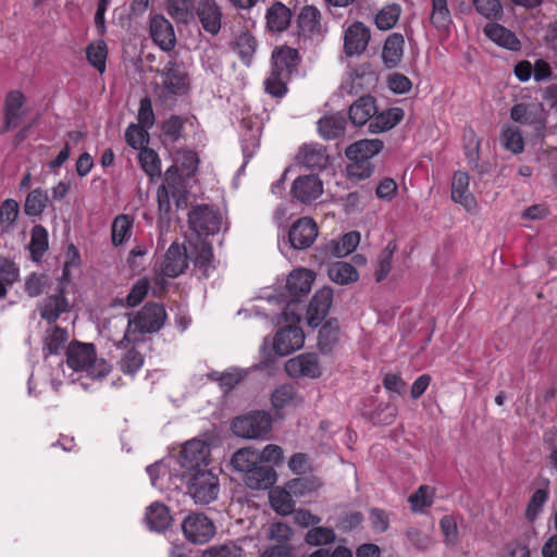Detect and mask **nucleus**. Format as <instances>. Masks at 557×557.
Listing matches in <instances>:
<instances>
[{
	"label": "nucleus",
	"mask_w": 557,
	"mask_h": 557,
	"mask_svg": "<svg viewBox=\"0 0 557 557\" xmlns=\"http://www.w3.org/2000/svg\"><path fill=\"white\" fill-rule=\"evenodd\" d=\"M66 362L71 369L84 372L90 379H102L107 376L112 366L96 355L95 346L85 343H72L66 350Z\"/></svg>",
	"instance_id": "f257e3e1"
},
{
	"label": "nucleus",
	"mask_w": 557,
	"mask_h": 557,
	"mask_svg": "<svg viewBox=\"0 0 557 557\" xmlns=\"http://www.w3.org/2000/svg\"><path fill=\"white\" fill-rule=\"evenodd\" d=\"M166 312L162 305L147 304L138 312L128 319L127 327L117 346L139 341V335L158 332L164 324Z\"/></svg>",
	"instance_id": "f03ea898"
},
{
	"label": "nucleus",
	"mask_w": 557,
	"mask_h": 557,
	"mask_svg": "<svg viewBox=\"0 0 557 557\" xmlns=\"http://www.w3.org/2000/svg\"><path fill=\"white\" fill-rule=\"evenodd\" d=\"M260 454L251 448L237 450L231 463L239 472L247 473L246 483L249 487L260 490L267 488L273 483V472L269 468L259 467Z\"/></svg>",
	"instance_id": "7ed1b4c3"
},
{
	"label": "nucleus",
	"mask_w": 557,
	"mask_h": 557,
	"mask_svg": "<svg viewBox=\"0 0 557 557\" xmlns=\"http://www.w3.org/2000/svg\"><path fill=\"white\" fill-rule=\"evenodd\" d=\"M187 494L196 504L207 505L214 502L220 492V482L214 468H203L186 474Z\"/></svg>",
	"instance_id": "20e7f679"
},
{
	"label": "nucleus",
	"mask_w": 557,
	"mask_h": 557,
	"mask_svg": "<svg viewBox=\"0 0 557 557\" xmlns=\"http://www.w3.org/2000/svg\"><path fill=\"white\" fill-rule=\"evenodd\" d=\"M283 317L288 325L282 327L273 339V350L277 356L284 357L302 347L305 334L296 324L300 320V314L296 309L288 305L283 312Z\"/></svg>",
	"instance_id": "39448f33"
},
{
	"label": "nucleus",
	"mask_w": 557,
	"mask_h": 557,
	"mask_svg": "<svg viewBox=\"0 0 557 557\" xmlns=\"http://www.w3.org/2000/svg\"><path fill=\"white\" fill-rule=\"evenodd\" d=\"M171 463H173V469L180 466L181 476L203 470L205 467L209 468L210 447L203 441L191 440L183 446L177 458L169 459V466Z\"/></svg>",
	"instance_id": "423d86ee"
},
{
	"label": "nucleus",
	"mask_w": 557,
	"mask_h": 557,
	"mask_svg": "<svg viewBox=\"0 0 557 557\" xmlns=\"http://www.w3.org/2000/svg\"><path fill=\"white\" fill-rule=\"evenodd\" d=\"M159 73L162 77L159 97L163 102H172L177 96L187 94L189 76L182 63L169 61Z\"/></svg>",
	"instance_id": "0eeeda50"
},
{
	"label": "nucleus",
	"mask_w": 557,
	"mask_h": 557,
	"mask_svg": "<svg viewBox=\"0 0 557 557\" xmlns=\"http://www.w3.org/2000/svg\"><path fill=\"white\" fill-rule=\"evenodd\" d=\"M272 428V418L264 411H252L235 418L232 422L233 433L246 440L264 438Z\"/></svg>",
	"instance_id": "6e6552de"
},
{
	"label": "nucleus",
	"mask_w": 557,
	"mask_h": 557,
	"mask_svg": "<svg viewBox=\"0 0 557 557\" xmlns=\"http://www.w3.org/2000/svg\"><path fill=\"white\" fill-rule=\"evenodd\" d=\"M188 224L197 238H205L221 230L222 215L212 207L197 206L188 213Z\"/></svg>",
	"instance_id": "1a4fd4ad"
},
{
	"label": "nucleus",
	"mask_w": 557,
	"mask_h": 557,
	"mask_svg": "<svg viewBox=\"0 0 557 557\" xmlns=\"http://www.w3.org/2000/svg\"><path fill=\"white\" fill-rule=\"evenodd\" d=\"M181 174L176 165L169 168L164 173V183L157 190L159 215L166 216L172 212V201L180 206Z\"/></svg>",
	"instance_id": "9d476101"
},
{
	"label": "nucleus",
	"mask_w": 557,
	"mask_h": 557,
	"mask_svg": "<svg viewBox=\"0 0 557 557\" xmlns=\"http://www.w3.org/2000/svg\"><path fill=\"white\" fill-rule=\"evenodd\" d=\"M185 537L194 544L208 543L215 534L213 521L203 513H191L182 522Z\"/></svg>",
	"instance_id": "9b49d317"
},
{
	"label": "nucleus",
	"mask_w": 557,
	"mask_h": 557,
	"mask_svg": "<svg viewBox=\"0 0 557 557\" xmlns=\"http://www.w3.org/2000/svg\"><path fill=\"white\" fill-rule=\"evenodd\" d=\"M285 371L290 377L318 379L322 374L318 356L314 354H300L285 363Z\"/></svg>",
	"instance_id": "f8f14e48"
},
{
	"label": "nucleus",
	"mask_w": 557,
	"mask_h": 557,
	"mask_svg": "<svg viewBox=\"0 0 557 557\" xmlns=\"http://www.w3.org/2000/svg\"><path fill=\"white\" fill-rule=\"evenodd\" d=\"M292 196L301 203H310L323 194V184L314 175H300L292 185Z\"/></svg>",
	"instance_id": "ddd939ff"
},
{
	"label": "nucleus",
	"mask_w": 557,
	"mask_h": 557,
	"mask_svg": "<svg viewBox=\"0 0 557 557\" xmlns=\"http://www.w3.org/2000/svg\"><path fill=\"white\" fill-rule=\"evenodd\" d=\"M298 35L305 38L319 40L324 36L325 29L321 23L320 11L311 5L301 9L298 18Z\"/></svg>",
	"instance_id": "4468645a"
},
{
	"label": "nucleus",
	"mask_w": 557,
	"mask_h": 557,
	"mask_svg": "<svg viewBox=\"0 0 557 557\" xmlns=\"http://www.w3.org/2000/svg\"><path fill=\"white\" fill-rule=\"evenodd\" d=\"M318 236L315 222L310 218H301L296 221L288 233V239L293 248H309Z\"/></svg>",
	"instance_id": "2eb2a0df"
},
{
	"label": "nucleus",
	"mask_w": 557,
	"mask_h": 557,
	"mask_svg": "<svg viewBox=\"0 0 557 557\" xmlns=\"http://www.w3.org/2000/svg\"><path fill=\"white\" fill-rule=\"evenodd\" d=\"M370 40V32L361 22H355L344 34V51L346 55H360L364 52Z\"/></svg>",
	"instance_id": "dca6fc26"
},
{
	"label": "nucleus",
	"mask_w": 557,
	"mask_h": 557,
	"mask_svg": "<svg viewBox=\"0 0 557 557\" xmlns=\"http://www.w3.org/2000/svg\"><path fill=\"white\" fill-rule=\"evenodd\" d=\"M187 256L190 258L195 267L206 277L210 276L213 270L212 265V247L205 238L188 239Z\"/></svg>",
	"instance_id": "f3484780"
},
{
	"label": "nucleus",
	"mask_w": 557,
	"mask_h": 557,
	"mask_svg": "<svg viewBox=\"0 0 557 557\" xmlns=\"http://www.w3.org/2000/svg\"><path fill=\"white\" fill-rule=\"evenodd\" d=\"M315 280V273L311 270L299 268L289 273L286 280V289L292 301H296L310 293Z\"/></svg>",
	"instance_id": "a211bd4d"
},
{
	"label": "nucleus",
	"mask_w": 557,
	"mask_h": 557,
	"mask_svg": "<svg viewBox=\"0 0 557 557\" xmlns=\"http://www.w3.org/2000/svg\"><path fill=\"white\" fill-rule=\"evenodd\" d=\"M333 300L331 287H322L312 297L308 310L307 320L310 326H318L329 313Z\"/></svg>",
	"instance_id": "6ab92c4d"
},
{
	"label": "nucleus",
	"mask_w": 557,
	"mask_h": 557,
	"mask_svg": "<svg viewBox=\"0 0 557 557\" xmlns=\"http://www.w3.org/2000/svg\"><path fill=\"white\" fill-rule=\"evenodd\" d=\"M187 248L173 243L162 263V273L169 277H176L182 274L188 265Z\"/></svg>",
	"instance_id": "aec40b11"
},
{
	"label": "nucleus",
	"mask_w": 557,
	"mask_h": 557,
	"mask_svg": "<svg viewBox=\"0 0 557 557\" xmlns=\"http://www.w3.org/2000/svg\"><path fill=\"white\" fill-rule=\"evenodd\" d=\"M451 199L461 205L467 211L476 210V201L469 190V175L466 172L457 171L451 181Z\"/></svg>",
	"instance_id": "412c9836"
},
{
	"label": "nucleus",
	"mask_w": 557,
	"mask_h": 557,
	"mask_svg": "<svg viewBox=\"0 0 557 557\" xmlns=\"http://www.w3.org/2000/svg\"><path fill=\"white\" fill-rule=\"evenodd\" d=\"M152 40L164 51L174 48L176 38L172 24L163 16L156 15L150 21Z\"/></svg>",
	"instance_id": "4be33fe9"
},
{
	"label": "nucleus",
	"mask_w": 557,
	"mask_h": 557,
	"mask_svg": "<svg viewBox=\"0 0 557 557\" xmlns=\"http://www.w3.org/2000/svg\"><path fill=\"white\" fill-rule=\"evenodd\" d=\"M24 95L18 90L10 91L4 102V123L1 132H7L20 125L23 119Z\"/></svg>",
	"instance_id": "5701e85b"
},
{
	"label": "nucleus",
	"mask_w": 557,
	"mask_h": 557,
	"mask_svg": "<svg viewBox=\"0 0 557 557\" xmlns=\"http://www.w3.org/2000/svg\"><path fill=\"white\" fill-rule=\"evenodd\" d=\"M197 15L207 33L211 35L219 33L222 12L214 0H201L197 7Z\"/></svg>",
	"instance_id": "b1692460"
},
{
	"label": "nucleus",
	"mask_w": 557,
	"mask_h": 557,
	"mask_svg": "<svg viewBox=\"0 0 557 557\" xmlns=\"http://www.w3.org/2000/svg\"><path fill=\"white\" fill-rule=\"evenodd\" d=\"M384 148V143L381 139H360L349 145L345 149V154L348 160L369 161L379 154Z\"/></svg>",
	"instance_id": "393cba45"
},
{
	"label": "nucleus",
	"mask_w": 557,
	"mask_h": 557,
	"mask_svg": "<svg viewBox=\"0 0 557 557\" xmlns=\"http://www.w3.org/2000/svg\"><path fill=\"white\" fill-rule=\"evenodd\" d=\"M292 12L282 2H275L267 9L265 28L270 33H283L290 24Z\"/></svg>",
	"instance_id": "a878e982"
},
{
	"label": "nucleus",
	"mask_w": 557,
	"mask_h": 557,
	"mask_svg": "<svg viewBox=\"0 0 557 557\" xmlns=\"http://www.w3.org/2000/svg\"><path fill=\"white\" fill-rule=\"evenodd\" d=\"M485 36L497 46L511 51H518L521 48L520 40L506 27L497 23H488L484 26Z\"/></svg>",
	"instance_id": "bb28decb"
},
{
	"label": "nucleus",
	"mask_w": 557,
	"mask_h": 557,
	"mask_svg": "<svg viewBox=\"0 0 557 557\" xmlns=\"http://www.w3.org/2000/svg\"><path fill=\"white\" fill-rule=\"evenodd\" d=\"M251 542L250 539H240L236 542L212 545L202 552L201 557H252V554L245 549Z\"/></svg>",
	"instance_id": "cd10ccee"
},
{
	"label": "nucleus",
	"mask_w": 557,
	"mask_h": 557,
	"mask_svg": "<svg viewBox=\"0 0 557 557\" xmlns=\"http://www.w3.org/2000/svg\"><path fill=\"white\" fill-rule=\"evenodd\" d=\"M40 315L49 323L55 322L63 313L71 310L69 300L62 292L48 296L40 306Z\"/></svg>",
	"instance_id": "c85d7f7f"
},
{
	"label": "nucleus",
	"mask_w": 557,
	"mask_h": 557,
	"mask_svg": "<svg viewBox=\"0 0 557 557\" xmlns=\"http://www.w3.org/2000/svg\"><path fill=\"white\" fill-rule=\"evenodd\" d=\"M375 100L371 96H364L356 100L349 108V119L352 124L362 126L373 120L376 114Z\"/></svg>",
	"instance_id": "c756f323"
},
{
	"label": "nucleus",
	"mask_w": 557,
	"mask_h": 557,
	"mask_svg": "<svg viewBox=\"0 0 557 557\" xmlns=\"http://www.w3.org/2000/svg\"><path fill=\"white\" fill-rule=\"evenodd\" d=\"M404 37L399 33H393L386 38L382 59L387 67L393 69L399 64L404 55Z\"/></svg>",
	"instance_id": "7c9ffc66"
},
{
	"label": "nucleus",
	"mask_w": 557,
	"mask_h": 557,
	"mask_svg": "<svg viewBox=\"0 0 557 557\" xmlns=\"http://www.w3.org/2000/svg\"><path fill=\"white\" fill-rule=\"evenodd\" d=\"M145 520L150 530L162 532L172 523L169 508L161 503H153L147 508Z\"/></svg>",
	"instance_id": "2f4dec72"
},
{
	"label": "nucleus",
	"mask_w": 557,
	"mask_h": 557,
	"mask_svg": "<svg viewBox=\"0 0 557 557\" xmlns=\"http://www.w3.org/2000/svg\"><path fill=\"white\" fill-rule=\"evenodd\" d=\"M299 163L310 169H321L327 164L325 149L320 145H305L297 154Z\"/></svg>",
	"instance_id": "473e14b6"
},
{
	"label": "nucleus",
	"mask_w": 557,
	"mask_h": 557,
	"mask_svg": "<svg viewBox=\"0 0 557 557\" xmlns=\"http://www.w3.org/2000/svg\"><path fill=\"white\" fill-rule=\"evenodd\" d=\"M346 120L343 114L335 113L322 116L318 121V131L325 139H334L344 134Z\"/></svg>",
	"instance_id": "72a5a7b5"
},
{
	"label": "nucleus",
	"mask_w": 557,
	"mask_h": 557,
	"mask_svg": "<svg viewBox=\"0 0 557 557\" xmlns=\"http://www.w3.org/2000/svg\"><path fill=\"white\" fill-rule=\"evenodd\" d=\"M404 119V111L400 108H391L380 114H375L369 123L371 133L386 132L396 126Z\"/></svg>",
	"instance_id": "f704fd0d"
},
{
	"label": "nucleus",
	"mask_w": 557,
	"mask_h": 557,
	"mask_svg": "<svg viewBox=\"0 0 557 557\" xmlns=\"http://www.w3.org/2000/svg\"><path fill=\"white\" fill-rule=\"evenodd\" d=\"M360 243L358 232H349L343 235L337 242L332 240L325 245L326 253L331 257L342 258L351 253Z\"/></svg>",
	"instance_id": "c9c22d12"
},
{
	"label": "nucleus",
	"mask_w": 557,
	"mask_h": 557,
	"mask_svg": "<svg viewBox=\"0 0 557 557\" xmlns=\"http://www.w3.org/2000/svg\"><path fill=\"white\" fill-rule=\"evenodd\" d=\"M327 275L332 282L339 285L351 284L359 278V273L356 268L344 261H336L330 264Z\"/></svg>",
	"instance_id": "e433bc0d"
},
{
	"label": "nucleus",
	"mask_w": 557,
	"mask_h": 557,
	"mask_svg": "<svg viewBox=\"0 0 557 557\" xmlns=\"http://www.w3.org/2000/svg\"><path fill=\"white\" fill-rule=\"evenodd\" d=\"M298 51L294 48L282 46L272 53L273 69L285 72L287 75L297 66Z\"/></svg>",
	"instance_id": "4c0bfd02"
},
{
	"label": "nucleus",
	"mask_w": 557,
	"mask_h": 557,
	"mask_svg": "<svg viewBox=\"0 0 557 557\" xmlns=\"http://www.w3.org/2000/svg\"><path fill=\"white\" fill-rule=\"evenodd\" d=\"M302 398L294 385L284 384L275 388L271 395V403L275 409L298 406Z\"/></svg>",
	"instance_id": "58836bf2"
},
{
	"label": "nucleus",
	"mask_w": 557,
	"mask_h": 557,
	"mask_svg": "<svg viewBox=\"0 0 557 557\" xmlns=\"http://www.w3.org/2000/svg\"><path fill=\"white\" fill-rule=\"evenodd\" d=\"M166 12L176 22L187 24L195 18L193 0H166Z\"/></svg>",
	"instance_id": "ea45409f"
},
{
	"label": "nucleus",
	"mask_w": 557,
	"mask_h": 557,
	"mask_svg": "<svg viewBox=\"0 0 557 557\" xmlns=\"http://www.w3.org/2000/svg\"><path fill=\"white\" fill-rule=\"evenodd\" d=\"M293 493L286 487H274L269 492V499L274 511L287 516L294 511Z\"/></svg>",
	"instance_id": "a19ab883"
},
{
	"label": "nucleus",
	"mask_w": 557,
	"mask_h": 557,
	"mask_svg": "<svg viewBox=\"0 0 557 557\" xmlns=\"http://www.w3.org/2000/svg\"><path fill=\"white\" fill-rule=\"evenodd\" d=\"M502 146L513 154H519L524 149V140L520 129L512 125L503 127L499 136Z\"/></svg>",
	"instance_id": "79ce46f5"
},
{
	"label": "nucleus",
	"mask_w": 557,
	"mask_h": 557,
	"mask_svg": "<svg viewBox=\"0 0 557 557\" xmlns=\"http://www.w3.org/2000/svg\"><path fill=\"white\" fill-rule=\"evenodd\" d=\"M541 104L536 102L517 103L510 110V117L519 124H533L537 121Z\"/></svg>",
	"instance_id": "37998d69"
},
{
	"label": "nucleus",
	"mask_w": 557,
	"mask_h": 557,
	"mask_svg": "<svg viewBox=\"0 0 557 557\" xmlns=\"http://www.w3.org/2000/svg\"><path fill=\"white\" fill-rule=\"evenodd\" d=\"M69 341V332L59 326H51L45 336L44 349L49 355L59 354Z\"/></svg>",
	"instance_id": "c03bdc74"
},
{
	"label": "nucleus",
	"mask_w": 557,
	"mask_h": 557,
	"mask_svg": "<svg viewBox=\"0 0 557 557\" xmlns=\"http://www.w3.org/2000/svg\"><path fill=\"white\" fill-rule=\"evenodd\" d=\"M322 486L321 481L315 476L293 479L287 482L286 487L295 497H304L317 492Z\"/></svg>",
	"instance_id": "a18cd8bd"
},
{
	"label": "nucleus",
	"mask_w": 557,
	"mask_h": 557,
	"mask_svg": "<svg viewBox=\"0 0 557 557\" xmlns=\"http://www.w3.org/2000/svg\"><path fill=\"white\" fill-rule=\"evenodd\" d=\"M86 57L88 62L102 74L106 71L108 57L107 44L102 39L91 42L86 49Z\"/></svg>",
	"instance_id": "49530a36"
},
{
	"label": "nucleus",
	"mask_w": 557,
	"mask_h": 557,
	"mask_svg": "<svg viewBox=\"0 0 557 557\" xmlns=\"http://www.w3.org/2000/svg\"><path fill=\"white\" fill-rule=\"evenodd\" d=\"M20 214L18 202L14 199H5L0 206V226L4 232L13 230Z\"/></svg>",
	"instance_id": "de8ad7c7"
},
{
	"label": "nucleus",
	"mask_w": 557,
	"mask_h": 557,
	"mask_svg": "<svg viewBox=\"0 0 557 557\" xmlns=\"http://www.w3.org/2000/svg\"><path fill=\"white\" fill-rule=\"evenodd\" d=\"M48 203V194L42 189H34L32 190L24 203V211L29 216L40 215Z\"/></svg>",
	"instance_id": "09e8293b"
},
{
	"label": "nucleus",
	"mask_w": 557,
	"mask_h": 557,
	"mask_svg": "<svg viewBox=\"0 0 557 557\" xmlns=\"http://www.w3.org/2000/svg\"><path fill=\"white\" fill-rule=\"evenodd\" d=\"M28 247L32 258L38 261L48 249V233L45 227L41 225L33 227Z\"/></svg>",
	"instance_id": "8fccbe9b"
},
{
	"label": "nucleus",
	"mask_w": 557,
	"mask_h": 557,
	"mask_svg": "<svg viewBox=\"0 0 557 557\" xmlns=\"http://www.w3.org/2000/svg\"><path fill=\"white\" fill-rule=\"evenodd\" d=\"M288 76L285 72L272 69L269 76L264 81L265 91L273 97H282L286 94V82Z\"/></svg>",
	"instance_id": "3c124183"
},
{
	"label": "nucleus",
	"mask_w": 557,
	"mask_h": 557,
	"mask_svg": "<svg viewBox=\"0 0 557 557\" xmlns=\"http://www.w3.org/2000/svg\"><path fill=\"white\" fill-rule=\"evenodd\" d=\"M18 268L7 257H0V297L7 294V286L12 285L18 278Z\"/></svg>",
	"instance_id": "603ef678"
},
{
	"label": "nucleus",
	"mask_w": 557,
	"mask_h": 557,
	"mask_svg": "<svg viewBox=\"0 0 557 557\" xmlns=\"http://www.w3.org/2000/svg\"><path fill=\"white\" fill-rule=\"evenodd\" d=\"M139 163L151 178L161 175V161L157 152L150 148H143L138 154Z\"/></svg>",
	"instance_id": "864d4df0"
},
{
	"label": "nucleus",
	"mask_w": 557,
	"mask_h": 557,
	"mask_svg": "<svg viewBox=\"0 0 557 557\" xmlns=\"http://www.w3.org/2000/svg\"><path fill=\"white\" fill-rule=\"evenodd\" d=\"M133 227V220L126 215H117L112 223V243L114 246H120L129 236Z\"/></svg>",
	"instance_id": "5fc2aeb1"
},
{
	"label": "nucleus",
	"mask_w": 557,
	"mask_h": 557,
	"mask_svg": "<svg viewBox=\"0 0 557 557\" xmlns=\"http://www.w3.org/2000/svg\"><path fill=\"white\" fill-rule=\"evenodd\" d=\"M396 250V244L389 242L377 257V269L375 278L377 282L384 280L392 270L393 256Z\"/></svg>",
	"instance_id": "6e6d98bb"
},
{
	"label": "nucleus",
	"mask_w": 557,
	"mask_h": 557,
	"mask_svg": "<svg viewBox=\"0 0 557 557\" xmlns=\"http://www.w3.org/2000/svg\"><path fill=\"white\" fill-rule=\"evenodd\" d=\"M400 8L396 4L384 7L375 16V24L377 28L387 30L393 28L399 20Z\"/></svg>",
	"instance_id": "4d7b16f0"
},
{
	"label": "nucleus",
	"mask_w": 557,
	"mask_h": 557,
	"mask_svg": "<svg viewBox=\"0 0 557 557\" xmlns=\"http://www.w3.org/2000/svg\"><path fill=\"white\" fill-rule=\"evenodd\" d=\"M336 535L333 529L325 527H315L306 534V543L311 546L327 545L335 541Z\"/></svg>",
	"instance_id": "13d9d810"
},
{
	"label": "nucleus",
	"mask_w": 557,
	"mask_h": 557,
	"mask_svg": "<svg viewBox=\"0 0 557 557\" xmlns=\"http://www.w3.org/2000/svg\"><path fill=\"white\" fill-rule=\"evenodd\" d=\"M257 48L256 38L249 33L240 34L235 41V49L245 63H249Z\"/></svg>",
	"instance_id": "bf43d9fd"
},
{
	"label": "nucleus",
	"mask_w": 557,
	"mask_h": 557,
	"mask_svg": "<svg viewBox=\"0 0 557 557\" xmlns=\"http://www.w3.org/2000/svg\"><path fill=\"white\" fill-rule=\"evenodd\" d=\"M475 11L487 20H498L503 15L499 0H472Z\"/></svg>",
	"instance_id": "052dcab7"
},
{
	"label": "nucleus",
	"mask_w": 557,
	"mask_h": 557,
	"mask_svg": "<svg viewBox=\"0 0 557 557\" xmlns=\"http://www.w3.org/2000/svg\"><path fill=\"white\" fill-rule=\"evenodd\" d=\"M434 491L432 487L422 485L409 497L411 509L416 512L423 511L424 508L433 504Z\"/></svg>",
	"instance_id": "680f3d73"
},
{
	"label": "nucleus",
	"mask_w": 557,
	"mask_h": 557,
	"mask_svg": "<svg viewBox=\"0 0 557 557\" xmlns=\"http://www.w3.org/2000/svg\"><path fill=\"white\" fill-rule=\"evenodd\" d=\"M144 366V356L135 349H128L120 360V369L124 374L134 375Z\"/></svg>",
	"instance_id": "e2e57ef3"
},
{
	"label": "nucleus",
	"mask_w": 557,
	"mask_h": 557,
	"mask_svg": "<svg viewBox=\"0 0 557 557\" xmlns=\"http://www.w3.org/2000/svg\"><path fill=\"white\" fill-rule=\"evenodd\" d=\"M338 341V327L326 323L319 331L318 345L323 352H329Z\"/></svg>",
	"instance_id": "0e129e2a"
},
{
	"label": "nucleus",
	"mask_w": 557,
	"mask_h": 557,
	"mask_svg": "<svg viewBox=\"0 0 557 557\" xmlns=\"http://www.w3.org/2000/svg\"><path fill=\"white\" fill-rule=\"evenodd\" d=\"M431 22L436 28H444L450 22L446 0H432Z\"/></svg>",
	"instance_id": "69168bd1"
},
{
	"label": "nucleus",
	"mask_w": 557,
	"mask_h": 557,
	"mask_svg": "<svg viewBox=\"0 0 557 557\" xmlns=\"http://www.w3.org/2000/svg\"><path fill=\"white\" fill-rule=\"evenodd\" d=\"M147 128L131 124L125 132V139L127 144L135 149H143L147 143Z\"/></svg>",
	"instance_id": "338daca9"
},
{
	"label": "nucleus",
	"mask_w": 557,
	"mask_h": 557,
	"mask_svg": "<svg viewBox=\"0 0 557 557\" xmlns=\"http://www.w3.org/2000/svg\"><path fill=\"white\" fill-rule=\"evenodd\" d=\"M347 165V175L351 180H364L371 176L373 166L369 161L349 160Z\"/></svg>",
	"instance_id": "774afa93"
}]
</instances>
